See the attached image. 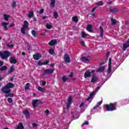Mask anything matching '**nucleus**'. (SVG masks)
Instances as JSON below:
<instances>
[{
  "label": "nucleus",
  "instance_id": "obj_34",
  "mask_svg": "<svg viewBox=\"0 0 129 129\" xmlns=\"http://www.w3.org/2000/svg\"><path fill=\"white\" fill-rule=\"evenodd\" d=\"M33 16H34V11H31L28 14V18L31 19V18H33Z\"/></svg>",
  "mask_w": 129,
  "mask_h": 129
},
{
  "label": "nucleus",
  "instance_id": "obj_11",
  "mask_svg": "<svg viewBox=\"0 0 129 129\" xmlns=\"http://www.w3.org/2000/svg\"><path fill=\"white\" fill-rule=\"evenodd\" d=\"M64 62H66V63H70L71 60L70 59V56H69V54H64Z\"/></svg>",
  "mask_w": 129,
  "mask_h": 129
},
{
  "label": "nucleus",
  "instance_id": "obj_38",
  "mask_svg": "<svg viewBox=\"0 0 129 129\" xmlns=\"http://www.w3.org/2000/svg\"><path fill=\"white\" fill-rule=\"evenodd\" d=\"M55 3H56V1H55V0H51L50 1V6H51V7H53V8H54V7H55Z\"/></svg>",
  "mask_w": 129,
  "mask_h": 129
},
{
  "label": "nucleus",
  "instance_id": "obj_36",
  "mask_svg": "<svg viewBox=\"0 0 129 129\" xmlns=\"http://www.w3.org/2000/svg\"><path fill=\"white\" fill-rule=\"evenodd\" d=\"M72 20L74 22H75V23H78V18H77V16L73 17Z\"/></svg>",
  "mask_w": 129,
  "mask_h": 129
},
{
  "label": "nucleus",
  "instance_id": "obj_50",
  "mask_svg": "<svg viewBox=\"0 0 129 129\" xmlns=\"http://www.w3.org/2000/svg\"><path fill=\"white\" fill-rule=\"evenodd\" d=\"M72 118H74V119H77L79 118V116L78 115L76 117H75V115H73Z\"/></svg>",
  "mask_w": 129,
  "mask_h": 129
},
{
  "label": "nucleus",
  "instance_id": "obj_30",
  "mask_svg": "<svg viewBox=\"0 0 129 129\" xmlns=\"http://www.w3.org/2000/svg\"><path fill=\"white\" fill-rule=\"evenodd\" d=\"M17 129H24V125L22 123H19L17 126Z\"/></svg>",
  "mask_w": 129,
  "mask_h": 129
},
{
  "label": "nucleus",
  "instance_id": "obj_9",
  "mask_svg": "<svg viewBox=\"0 0 129 129\" xmlns=\"http://www.w3.org/2000/svg\"><path fill=\"white\" fill-rule=\"evenodd\" d=\"M129 47V39L127 40V41L123 44L122 50L123 51H126V49H127Z\"/></svg>",
  "mask_w": 129,
  "mask_h": 129
},
{
  "label": "nucleus",
  "instance_id": "obj_21",
  "mask_svg": "<svg viewBox=\"0 0 129 129\" xmlns=\"http://www.w3.org/2000/svg\"><path fill=\"white\" fill-rule=\"evenodd\" d=\"M87 30L88 32L91 33L92 32V25L89 24L87 26Z\"/></svg>",
  "mask_w": 129,
  "mask_h": 129
},
{
  "label": "nucleus",
  "instance_id": "obj_39",
  "mask_svg": "<svg viewBox=\"0 0 129 129\" xmlns=\"http://www.w3.org/2000/svg\"><path fill=\"white\" fill-rule=\"evenodd\" d=\"M81 37L82 39H84L85 37H87V35L86 34V33H85L84 31H83L82 32Z\"/></svg>",
  "mask_w": 129,
  "mask_h": 129
},
{
  "label": "nucleus",
  "instance_id": "obj_1",
  "mask_svg": "<svg viewBox=\"0 0 129 129\" xmlns=\"http://www.w3.org/2000/svg\"><path fill=\"white\" fill-rule=\"evenodd\" d=\"M117 103H110L109 104H106L104 105L105 108H106L107 111H113L116 110V106Z\"/></svg>",
  "mask_w": 129,
  "mask_h": 129
},
{
  "label": "nucleus",
  "instance_id": "obj_23",
  "mask_svg": "<svg viewBox=\"0 0 129 129\" xmlns=\"http://www.w3.org/2000/svg\"><path fill=\"white\" fill-rule=\"evenodd\" d=\"M105 68V67H100L96 70V72H100V73H101V72H103V71H104Z\"/></svg>",
  "mask_w": 129,
  "mask_h": 129
},
{
  "label": "nucleus",
  "instance_id": "obj_61",
  "mask_svg": "<svg viewBox=\"0 0 129 129\" xmlns=\"http://www.w3.org/2000/svg\"><path fill=\"white\" fill-rule=\"evenodd\" d=\"M46 81L42 82V86H45V85H46Z\"/></svg>",
  "mask_w": 129,
  "mask_h": 129
},
{
  "label": "nucleus",
  "instance_id": "obj_4",
  "mask_svg": "<svg viewBox=\"0 0 129 129\" xmlns=\"http://www.w3.org/2000/svg\"><path fill=\"white\" fill-rule=\"evenodd\" d=\"M2 92L3 93H5V94H9V93H11L12 92V90L9 89L7 85L3 87L1 89Z\"/></svg>",
  "mask_w": 129,
  "mask_h": 129
},
{
  "label": "nucleus",
  "instance_id": "obj_16",
  "mask_svg": "<svg viewBox=\"0 0 129 129\" xmlns=\"http://www.w3.org/2000/svg\"><path fill=\"white\" fill-rule=\"evenodd\" d=\"M10 23H7L6 22H4L3 23H2V26L4 28V29L6 30V31H8V25H9Z\"/></svg>",
  "mask_w": 129,
  "mask_h": 129
},
{
  "label": "nucleus",
  "instance_id": "obj_59",
  "mask_svg": "<svg viewBox=\"0 0 129 129\" xmlns=\"http://www.w3.org/2000/svg\"><path fill=\"white\" fill-rule=\"evenodd\" d=\"M3 66H4V61H0V67Z\"/></svg>",
  "mask_w": 129,
  "mask_h": 129
},
{
  "label": "nucleus",
  "instance_id": "obj_14",
  "mask_svg": "<svg viewBox=\"0 0 129 129\" xmlns=\"http://www.w3.org/2000/svg\"><path fill=\"white\" fill-rule=\"evenodd\" d=\"M109 11L111 13H117L118 12V9L116 8H112V7H110L109 8Z\"/></svg>",
  "mask_w": 129,
  "mask_h": 129
},
{
  "label": "nucleus",
  "instance_id": "obj_52",
  "mask_svg": "<svg viewBox=\"0 0 129 129\" xmlns=\"http://www.w3.org/2000/svg\"><path fill=\"white\" fill-rule=\"evenodd\" d=\"M102 104V101H100L97 103V105H98L99 107L100 106V105H101Z\"/></svg>",
  "mask_w": 129,
  "mask_h": 129
},
{
  "label": "nucleus",
  "instance_id": "obj_55",
  "mask_svg": "<svg viewBox=\"0 0 129 129\" xmlns=\"http://www.w3.org/2000/svg\"><path fill=\"white\" fill-rule=\"evenodd\" d=\"M81 45H82V46H85V42H84V41H81Z\"/></svg>",
  "mask_w": 129,
  "mask_h": 129
},
{
  "label": "nucleus",
  "instance_id": "obj_60",
  "mask_svg": "<svg viewBox=\"0 0 129 129\" xmlns=\"http://www.w3.org/2000/svg\"><path fill=\"white\" fill-rule=\"evenodd\" d=\"M69 76L71 78H72V77H73V73H71V74L69 75Z\"/></svg>",
  "mask_w": 129,
  "mask_h": 129
},
{
  "label": "nucleus",
  "instance_id": "obj_19",
  "mask_svg": "<svg viewBox=\"0 0 129 129\" xmlns=\"http://www.w3.org/2000/svg\"><path fill=\"white\" fill-rule=\"evenodd\" d=\"M41 57V55L39 53H36L33 55V58L34 60H38L40 59V57Z\"/></svg>",
  "mask_w": 129,
  "mask_h": 129
},
{
  "label": "nucleus",
  "instance_id": "obj_5",
  "mask_svg": "<svg viewBox=\"0 0 129 129\" xmlns=\"http://www.w3.org/2000/svg\"><path fill=\"white\" fill-rule=\"evenodd\" d=\"M39 104H43V102L38 99H35L33 100L32 105L34 108H36V106H38Z\"/></svg>",
  "mask_w": 129,
  "mask_h": 129
},
{
  "label": "nucleus",
  "instance_id": "obj_37",
  "mask_svg": "<svg viewBox=\"0 0 129 129\" xmlns=\"http://www.w3.org/2000/svg\"><path fill=\"white\" fill-rule=\"evenodd\" d=\"M53 17L54 19L58 18V17H59V15H58V13H57V12L55 11L53 12Z\"/></svg>",
  "mask_w": 129,
  "mask_h": 129
},
{
  "label": "nucleus",
  "instance_id": "obj_49",
  "mask_svg": "<svg viewBox=\"0 0 129 129\" xmlns=\"http://www.w3.org/2000/svg\"><path fill=\"white\" fill-rule=\"evenodd\" d=\"M97 9V7H95L94 8H93L91 10L92 13H94L95 12V10Z\"/></svg>",
  "mask_w": 129,
  "mask_h": 129
},
{
  "label": "nucleus",
  "instance_id": "obj_8",
  "mask_svg": "<svg viewBox=\"0 0 129 129\" xmlns=\"http://www.w3.org/2000/svg\"><path fill=\"white\" fill-rule=\"evenodd\" d=\"M98 81V77L96 76V75H95V74H93L92 75V79L91 80V83H95V82H96V81Z\"/></svg>",
  "mask_w": 129,
  "mask_h": 129
},
{
  "label": "nucleus",
  "instance_id": "obj_24",
  "mask_svg": "<svg viewBox=\"0 0 129 129\" xmlns=\"http://www.w3.org/2000/svg\"><path fill=\"white\" fill-rule=\"evenodd\" d=\"M81 60L82 62H83L84 63L89 61V59H88V58L86 57V56L82 57V58H81Z\"/></svg>",
  "mask_w": 129,
  "mask_h": 129
},
{
  "label": "nucleus",
  "instance_id": "obj_22",
  "mask_svg": "<svg viewBox=\"0 0 129 129\" xmlns=\"http://www.w3.org/2000/svg\"><path fill=\"white\" fill-rule=\"evenodd\" d=\"M3 17H4V19L5 21H6V22H8V21H9V19H10V18H11V16L7 15L6 14H4L3 15Z\"/></svg>",
  "mask_w": 129,
  "mask_h": 129
},
{
  "label": "nucleus",
  "instance_id": "obj_17",
  "mask_svg": "<svg viewBox=\"0 0 129 129\" xmlns=\"http://www.w3.org/2000/svg\"><path fill=\"white\" fill-rule=\"evenodd\" d=\"M23 113L25 115L26 118H30V112H29V110H25L23 111Z\"/></svg>",
  "mask_w": 129,
  "mask_h": 129
},
{
  "label": "nucleus",
  "instance_id": "obj_7",
  "mask_svg": "<svg viewBox=\"0 0 129 129\" xmlns=\"http://www.w3.org/2000/svg\"><path fill=\"white\" fill-rule=\"evenodd\" d=\"M72 104V97H69L68 102L67 103V109H69L70 105Z\"/></svg>",
  "mask_w": 129,
  "mask_h": 129
},
{
  "label": "nucleus",
  "instance_id": "obj_44",
  "mask_svg": "<svg viewBox=\"0 0 129 129\" xmlns=\"http://www.w3.org/2000/svg\"><path fill=\"white\" fill-rule=\"evenodd\" d=\"M8 102L9 103H13V99L9 98L7 100Z\"/></svg>",
  "mask_w": 129,
  "mask_h": 129
},
{
  "label": "nucleus",
  "instance_id": "obj_41",
  "mask_svg": "<svg viewBox=\"0 0 129 129\" xmlns=\"http://www.w3.org/2000/svg\"><path fill=\"white\" fill-rule=\"evenodd\" d=\"M52 27H53V26H52V25H50V24H48V23L46 24V28H47V29H48V30H50V29H52Z\"/></svg>",
  "mask_w": 129,
  "mask_h": 129
},
{
  "label": "nucleus",
  "instance_id": "obj_45",
  "mask_svg": "<svg viewBox=\"0 0 129 129\" xmlns=\"http://www.w3.org/2000/svg\"><path fill=\"white\" fill-rule=\"evenodd\" d=\"M48 63H50V60H46L43 62V65H47Z\"/></svg>",
  "mask_w": 129,
  "mask_h": 129
},
{
  "label": "nucleus",
  "instance_id": "obj_58",
  "mask_svg": "<svg viewBox=\"0 0 129 129\" xmlns=\"http://www.w3.org/2000/svg\"><path fill=\"white\" fill-rule=\"evenodd\" d=\"M94 72H95V70H92V71L90 72V73H91V74H95V73Z\"/></svg>",
  "mask_w": 129,
  "mask_h": 129
},
{
  "label": "nucleus",
  "instance_id": "obj_62",
  "mask_svg": "<svg viewBox=\"0 0 129 129\" xmlns=\"http://www.w3.org/2000/svg\"><path fill=\"white\" fill-rule=\"evenodd\" d=\"M98 107H99L97 105H96V106H95L94 107H93V109L94 110L96 109V108H97Z\"/></svg>",
  "mask_w": 129,
  "mask_h": 129
},
{
  "label": "nucleus",
  "instance_id": "obj_40",
  "mask_svg": "<svg viewBox=\"0 0 129 129\" xmlns=\"http://www.w3.org/2000/svg\"><path fill=\"white\" fill-rule=\"evenodd\" d=\"M16 5H17V3H16V1H14L12 3V8H14V9H16V8H17V6H16Z\"/></svg>",
  "mask_w": 129,
  "mask_h": 129
},
{
  "label": "nucleus",
  "instance_id": "obj_56",
  "mask_svg": "<svg viewBox=\"0 0 129 129\" xmlns=\"http://www.w3.org/2000/svg\"><path fill=\"white\" fill-rule=\"evenodd\" d=\"M9 94V96H10L11 97H14V93H11V94Z\"/></svg>",
  "mask_w": 129,
  "mask_h": 129
},
{
  "label": "nucleus",
  "instance_id": "obj_35",
  "mask_svg": "<svg viewBox=\"0 0 129 129\" xmlns=\"http://www.w3.org/2000/svg\"><path fill=\"white\" fill-rule=\"evenodd\" d=\"M67 80H68V78L67 77H66V76H63L62 77V82L65 83V82H66V81H67Z\"/></svg>",
  "mask_w": 129,
  "mask_h": 129
},
{
  "label": "nucleus",
  "instance_id": "obj_47",
  "mask_svg": "<svg viewBox=\"0 0 129 129\" xmlns=\"http://www.w3.org/2000/svg\"><path fill=\"white\" fill-rule=\"evenodd\" d=\"M38 65L39 66H42V65H44V62H42L40 61H38Z\"/></svg>",
  "mask_w": 129,
  "mask_h": 129
},
{
  "label": "nucleus",
  "instance_id": "obj_33",
  "mask_svg": "<svg viewBox=\"0 0 129 129\" xmlns=\"http://www.w3.org/2000/svg\"><path fill=\"white\" fill-rule=\"evenodd\" d=\"M38 90H39V91H40L41 92H45V89L40 86H39L38 87Z\"/></svg>",
  "mask_w": 129,
  "mask_h": 129
},
{
  "label": "nucleus",
  "instance_id": "obj_27",
  "mask_svg": "<svg viewBox=\"0 0 129 129\" xmlns=\"http://www.w3.org/2000/svg\"><path fill=\"white\" fill-rule=\"evenodd\" d=\"M14 71H15V67L13 66L10 67V70L8 71V73L9 74L13 73Z\"/></svg>",
  "mask_w": 129,
  "mask_h": 129
},
{
  "label": "nucleus",
  "instance_id": "obj_20",
  "mask_svg": "<svg viewBox=\"0 0 129 129\" xmlns=\"http://www.w3.org/2000/svg\"><path fill=\"white\" fill-rule=\"evenodd\" d=\"M6 86L10 89V88H14L15 87V84L9 82L6 85Z\"/></svg>",
  "mask_w": 129,
  "mask_h": 129
},
{
  "label": "nucleus",
  "instance_id": "obj_2",
  "mask_svg": "<svg viewBox=\"0 0 129 129\" xmlns=\"http://www.w3.org/2000/svg\"><path fill=\"white\" fill-rule=\"evenodd\" d=\"M11 55V52L9 51H0V57L2 59H7V58H9Z\"/></svg>",
  "mask_w": 129,
  "mask_h": 129
},
{
  "label": "nucleus",
  "instance_id": "obj_53",
  "mask_svg": "<svg viewBox=\"0 0 129 129\" xmlns=\"http://www.w3.org/2000/svg\"><path fill=\"white\" fill-rule=\"evenodd\" d=\"M100 89V87H97L95 90V92H97V91H98V90H99Z\"/></svg>",
  "mask_w": 129,
  "mask_h": 129
},
{
  "label": "nucleus",
  "instance_id": "obj_28",
  "mask_svg": "<svg viewBox=\"0 0 129 129\" xmlns=\"http://www.w3.org/2000/svg\"><path fill=\"white\" fill-rule=\"evenodd\" d=\"M117 22L115 20V19H111V23L112 26H114L116 25V23Z\"/></svg>",
  "mask_w": 129,
  "mask_h": 129
},
{
  "label": "nucleus",
  "instance_id": "obj_42",
  "mask_svg": "<svg viewBox=\"0 0 129 129\" xmlns=\"http://www.w3.org/2000/svg\"><path fill=\"white\" fill-rule=\"evenodd\" d=\"M6 46H7L8 48H14V47H15V45L14 44H10L9 43H7L6 44Z\"/></svg>",
  "mask_w": 129,
  "mask_h": 129
},
{
  "label": "nucleus",
  "instance_id": "obj_18",
  "mask_svg": "<svg viewBox=\"0 0 129 129\" xmlns=\"http://www.w3.org/2000/svg\"><path fill=\"white\" fill-rule=\"evenodd\" d=\"M99 30L100 31V38H103V34H104V30H103V28L102 26L99 27Z\"/></svg>",
  "mask_w": 129,
  "mask_h": 129
},
{
  "label": "nucleus",
  "instance_id": "obj_31",
  "mask_svg": "<svg viewBox=\"0 0 129 129\" xmlns=\"http://www.w3.org/2000/svg\"><path fill=\"white\" fill-rule=\"evenodd\" d=\"M103 4H104L103 2L101 1H98V2H97L96 3V6H98V7H99L100 6H103Z\"/></svg>",
  "mask_w": 129,
  "mask_h": 129
},
{
  "label": "nucleus",
  "instance_id": "obj_63",
  "mask_svg": "<svg viewBox=\"0 0 129 129\" xmlns=\"http://www.w3.org/2000/svg\"><path fill=\"white\" fill-rule=\"evenodd\" d=\"M107 4H108V5H111L112 4V1L107 2Z\"/></svg>",
  "mask_w": 129,
  "mask_h": 129
},
{
  "label": "nucleus",
  "instance_id": "obj_6",
  "mask_svg": "<svg viewBox=\"0 0 129 129\" xmlns=\"http://www.w3.org/2000/svg\"><path fill=\"white\" fill-rule=\"evenodd\" d=\"M54 70L53 69H47L44 70V72L42 74V76H45V75H47L48 74H52L54 73Z\"/></svg>",
  "mask_w": 129,
  "mask_h": 129
},
{
  "label": "nucleus",
  "instance_id": "obj_12",
  "mask_svg": "<svg viewBox=\"0 0 129 129\" xmlns=\"http://www.w3.org/2000/svg\"><path fill=\"white\" fill-rule=\"evenodd\" d=\"M58 44V41L56 39H52L49 42H48V45L49 46H54V45H56Z\"/></svg>",
  "mask_w": 129,
  "mask_h": 129
},
{
  "label": "nucleus",
  "instance_id": "obj_29",
  "mask_svg": "<svg viewBox=\"0 0 129 129\" xmlns=\"http://www.w3.org/2000/svg\"><path fill=\"white\" fill-rule=\"evenodd\" d=\"M7 70H8V67H7V66H4L3 67L0 68V71H2V72L3 71H6Z\"/></svg>",
  "mask_w": 129,
  "mask_h": 129
},
{
  "label": "nucleus",
  "instance_id": "obj_64",
  "mask_svg": "<svg viewBox=\"0 0 129 129\" xmlns=\"http://www.w3.org/2000/svg\"><path fill=\"white\" fill-rule=\"evenodd\" d=\"M125 25H127V26H128L129 25V22L128 21H125Z\"/></svg>",
  "mask_w": 129,
  "mask_h": 129
},
{
  "label": "nucleus",
  "instance_id": "obj_57",
  "mask_svg": "<svg viewBox=\"0 0 129 129\" xmlns=\"http://www.w3.org/2000/svg\"><path fill=\"white\" fill-rule=\"evenodd\" d=\"M84 106V102H82L80 105V107H83Z\"/></svg>",
  "mask_w": 129,
  "mask_h": 129
},
{
  "label": "nucleus",
  "instance_id": "obj_13",
  "mask_svg": "<svg viewBox=\"0 0 129 129\" xmlns=\"http://www.w3.org/2000/svg\"><path fill=\"white\" fill-rule=\"evenodd\" d=\"M91 77V73L89 71H87L84 74V78L86 79V78H90Z\"/></svg>",
  "mask_w": 129,
  "mask_h": 129
},
{
  "label": "nucleus",
  "instance_id": "obj_48",
  "mask_svg": "<svg viewBox=\"0 0 129 129\" xmlns=\"http://www.w3.org/2000/svg\"><path fill=\"white\" fill-rule=\"evenodd\" d=\"M39 15H42V14H44V9H41L39 12Z\"/></svg>",
  "mask_w": 129,
  "mask_h": 129
},
{
  "label": "nucleus",
  "instance_id": "obj_32",
  "mask_svg": "<svg viewBox=\"0 0 129 129\" xmlns=\"http://www.w3.org/2000/svg\"><path fill=\"white\" fill-rule=\"evenodd\" d=\"M48 53H49V54H50V55H54L55 52L54 51V49L53 48H51V49H49L48 50Z\"/></svg>",
  "mask_w": 129,
  "mask_h": 129
},
{
  "label": "nucleus",
  "instance_id": "obj_3",
  "mask_svg": "<svg viewBox=\"0 0 129 129\" xmlns=\"http://www.w3.org/2000/svg\"><path fill=\"white\" fill-rule=\"evenodd\" d=\"M29 29V22L27 21H24L23 26L21 28V33L25 35L26 34V30Z\"/></svg>",
  "mask_w": 129,
  "mask_h": 129
},
{
  "label": "nucleus",
  "instance_id": "obj_25",
  "mask_svg": "<svg viewBox=\"0 0 129 129\" xmlns=\"http://www.w3.org/2000/svg\"><path fill=\"white\" fill-rule=\"evenodd\" d=\"M31 34L34 37V38H37L38 37V33L34 30L31 31Z\"/></svg>",
  "mask_w": 129,
  "mask_h": 129
},
{
  "label": "nucleus",
  "instance_id": "obj_10",
  "mask_svg": "<svg viewBox=\"0 0 129 129\" xmlns=\"http://www.w3.org/2000/svg\"><path fill=\"white\" fill-rule=\"evenodd\" d=\"M108 74H110L111 73V58H109V65L108 67V70H107Z\"/></svg>",
  "mask_w": 129,
  "mask_h": 129
},
{
  "label": "nucleus",
  "instance_id": "obj_43",
  "mask_svg": "<svg viewBox=\"0 0 129 129\" xmlns=\"http://www.w3.org/2000/svg\"><path fill=\"white\" fill-rule=\"evenodd\" d=\"M29 87H30V84L29 83H27L26 86H25V89L26 90H28V89H29Z\"/></svg>",
  "mask_w": 129,
  "mask_h": 129
},
{
  "label": "nucleus",
  "instance_id": "obj_46",
  "mask_svg": "<svg viewBox=\"0 0 129 129\" xmlns=\"http://www.w3.org/2000/svg\"><path fill=\"white\" fill-rule=\"evenodd\" d=\"M45 113L46 114V115H49L50 113V111H49V110L48 109H46L45 111Z\"/></svg>",
  "mask_w": 129,
  "mask_h": 129
},
{
  "label": "nucleus",
  "instance_id": "obj_26",
  "mask_svg": "<svg viewBox=\"0 0 129 129\" xmlns=\"http://www.w3.org/2000/svg\"><path fill=\"white\" fill-rule=\"evenodd\" d=\"M94 95H95V92H93L90 94L89 97L87 98L86 100L88 101L90 99H91V98H92Z\"/></svg>",
  "mask_w": 129,
  "mask_h": 129
},
{
  "label": "nucleus",
  "instance_id": "obj_51",
  "mask_svg": "<svg viewBox=\"0 0 129 129\" xmlns=\"http://www.w3.org/2000/svg\"><path fill=\"white\" fill-rule=\"evenodd\" d=\"M88 124H89V122L88 121H86L83 123L82 125H88Z\"/></svg>",
  "mask_w": 129,
  "mask_h": 129
},
{
  "label": "nucleus",
  "instance_id": "obj_54",
  "mask_svg": "<svg viewBox=\"0 0 129 129\" xmlns=\"http://www.w3.org/2000/svg\"><path fill=\"white\" fill-rule=\"evenodd\" d=\"M32 125L34 127H36V126H38V124L36 123H32Z\"/></svg>",
  "mask_w": 129,
  "mask_h": 129
},
{
  "label": "nucleus",
  "instance_id": "obj_15",
  "mask_svg": "<svg viewBox=\"0 0 129 129\" xmlns=\"http://www.w3.org/2000/svg\"><path fill=\"white\" fill-rule=\"evenodd\" d=\"M10 62L11 64H16L18 60H17L15 57H12L10 58Z\"/></svg>",
  "mask_w": 129,
  "mask_h": 129
}]
</instances>
